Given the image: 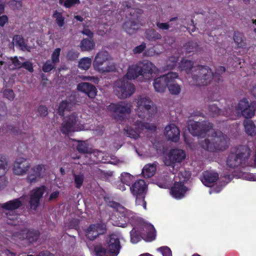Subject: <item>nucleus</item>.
I'll list each match as a JSON object with an SVG mask.
<instances>
[{
  "label": "nucleus",
  "mask_w": 256,
  "mask_h": 256,
  "mask_svg": "<svg viewBox=\"0 0 256 256\" xmlns=\"http://www.w3.org/2000/svg\"><path fill=\"white\" fill-rule=\"evenodd\" d=\"M198 118L190 120L188 124L190 132L194 136L208 138L200 142L201 146L210 152H215L226 150L229 146V139L220 131L212 128L211 124L206 122H199Z\"/></svg>",
  "instance_id": "1"
},
{
  "label": "nucleus",
  "mask_w": 256,
  "mask_h": 256,
  "mask_svg": "<svg viewBox=\"0 0 256 256\" xmlns=\"http://www.w3.org/2000/svg\"><path fill=\"white\" fill-rule=\"evenodd\" d=\"M180 68L182 70H184L190 75L188 81L192 85H207L214 76L212 70L208 67L202 66H194L192 61L186 58L180 62Z\"/></svg>",
  "instance_id": "2"
},
{
  "label": "nucleus",
  "mask_w": 256,
  "mask_h": 256,
  "mask_svg": "<svg viewBox=\"0 0 256 256\" xmlns=\"http://www.w3.org/2000/svg\"><path fill=\"white\" fill-rule=\"evenodd\" d=\"M158 71L152 62L144 60L130 66L126 76L130 79H134L142 76L146 80H148L154 77Z\"/></svg>",
  "instance_id": "3"
},
{
  "label": "nucleus",
  "mask_w": 256,
  "mask_h": 256,
  "mask_svg": "<svg viewBox=\"0 0 256 256\" xmlns=\"http://www.w3.org/2000/svg\"><path fill=\"white\" fill-rule=\"evenodd\" d=\"M136 116L141 119L150 120L157 112V108L153 102L147 96H140L136 100Z\"/></svg>",
  "instance_id": "4"
},
{
  "label": "nucleus",
  "mask_w": 256,
  "mask_h": 256,
  "mask_svg": "<svg viewBox=\"0 0 256 256\" xmlns=\"http://www.w3.org/2000/svg\"><path fill=\"white\" fill-rule=\"evenodd\" d=\"M93 66L95 70L100 73L112 72L116 70V64L112 61L108 52L106 51H102L96 54L93 62Z\"/></svg>",
  "instance_id": "5"
},
{
  "label": "nucleus",
  "mask_w": 256,
  "mask_h": 256,
  "mask_svg": "<svg viewBox=\"0 0 256 256\" xmlns=\"http://www.w3.org/2000/svg\"><path fill=\"white\" fill-rule=\"evenodd\" d=\"M250 154V150L246 146L234 148L228 157L226 164L231 168L238 166L244 162Z\"/></svg>",
  "instance_id": "6"
},
{
  "label": "nucleus",
  "mask_w": 256,
  "mask_h": 256,
  "mask_svg": "<svg viewBox=\"0 0 256 256\" xmlns=\"http://www.w3.org/2000/svg\"><path fill=\"white\" fill-rule=\"evenodd\" d=\"M84 126L80 124L78 115L76 112L65 116L60 126V130L65 134H69L72 132L86 130Z\"/></svg>",
  "instance_id": "7"
},
{
  "label": "nucleus",
  "mask_w": 256,
  "mask_h": 256,
  "mask_svg": "<svg viewBox=\"0 0 256 256\" xmlns=\"http://www.w3.org/2000/svg\"><path fill=\"white\" fill-rule=\"evenodd\" d=\"M130 124L125 128L124 130L126 135L130 138L137 139L140 137V134L144 130H155L156 127L154 125L150 124H144L138 120H130Z\"/></svg>",
  "instance_id": "8"
},
{
  "label": "nucleus",
  "mask_w": 256,
  "mask_h": 256,
  "mask_svg": "<svg viewBox=\"0 0 256 256\" xmlns=\"http://www.w3.org/2000/svg\"><path fill=\"white\" fill-rule=\"evenodd\" d=\"M126 79L130 80L126 74L116 82L114 86L115 94L120 98H126L131 96L134 92V86Z\"/></svg>",
  "instance_id": "9"
},
{
  "label": "nucleus",
  "mask_w": 256,
  "mask_h": 256,
  "mask_svg": "<svg viewBox=\"0 0 256 256\" xmlns=\"http://www.w3.org/2000/svg\"><path fill=\"white\" fill-rule=\"evenodd\" d=\"M116 208L118 217L112 223L114 226L124 228L128 224H133L136 218L134 213L118 204H116Z\"/></svg>",
  "instance_id": "10"
},
{
  "label": "nucleus",
  "mask_w": 256,
  "mask_h": 256,
  "mask_svg": "<svg viewBox=\"0 0 256 256\" xmlns=\"http://www.w3.org/2000/svg\"><path fill=\"white\" fill-rule=\"evenodd\" d=\"M132 108V106L130 103L120 102L117 104H110L108 107V110L115 119L121 121L124 119L125 114L131 112Z\"/></svg>",
  "instance_id": "11"
},
{
  "label": "nucleus",
  "mask_w": 256,
  "mask_h": 256,
  "mask_svg": "<svg viewBox=\"0 0 256 256\" xmlns=\"http://www.w3.org/2000/svg\"><path fill=\"white\" fill-rule=\"evenodd\" d=\"M38 238V234L32 230L25 228L21 232H15L12 236V240L15 242H22V244L27 245L36 241Z\"/></svg>",
  "instance_id": "12"
},
{
  "label": "nucleus",
  "mask_w": 256,
  "mask_h": 256,
  "mask_svg": "<svg viewBox=\"0 0 256 256\" xmlns=\"http://www.w3.org/2000/svg\"><path fill=\"white\" fill-rule=\"evenodd\" d=\"M106 230V225L104 224H91L85 230L86 236L90 240H94L99 235L104 234Z\"/></svg>",
  "instance_id": "13"
},
{
  "label": "nucleus",
  "mask_w": 256,
  "mask_h": 256,
  "mask_svg": "<svg viewBox=\"0 0 256 256\" xmlns=\"http://www.w3.org/2000/svg\"><path fill=\"white\" fill-rule=\"evenodd\" d=\"M186 158V154L182 150L174 149L170 151L168 157L164 162L166 166H170L175 162H180Z\"/></svg>",
  "instance_id": "14"
},
{
  "label": "nucleus",
  "mask_w": 256,
  "mask_h": 256,
  "mask_svg": "<svg viewBox=\"0 0 256 256\" xmlns=\"http://www.w3.org/2000/svg\"><path fill=\"white\" fill-rule=\"evenodd\" d=\"M30 167V162L24 158L16 160L13 167L14 173L18 176H24L26 174Z\"/></svg>",
  "instance_id": "15"
},
{
  "label": "nucleus",
  "mask_w": 256,
  "mask_h": 256,
  "mask_svg": "<svg viewBox=\"0 0 256 256\" xmlns=\"http://www.w3.org/2000/svg\"><path fill=\"white\" fill-rule=\"evenodd\" d=\"M168 78L167 81V86L170 92L172 94L178 95L181 91V86L176 82V80L178 79V74L174 72L168 73Z\"/></svg>",
  "instance_id": "16"
},
{
  "label": "nucleus",
  "mask_w": 256,
  "mask_h": 256,
  "mask_svg": "<svg viewBox=\"0 0 256 256\" xmlns=\"http://www.w3.org/2000/svg\"><path fill=\"white\" fill-rule=\"evenodd\" d=\"M46 170V166L44 164H38L34 166L28 176V180L30 182H36L45 175Z\"/></svg>",
  "instance_id": "17"
},
{
  "label": "nucleus",
  "mask_w": 256,
  "mask_h": 256,
  "mask_svg": "<svg viewBox=\"0 0 256 256\" xmlns=\"http://www.w3.org/2000/svg\"><path fill=\"white\" fill-rule=\"evenodd\" d=\"M120 248L118 236L114 234L110 235L108 240L106 246L110 256H117L119 253Z\"/></svg>",
  "instance_id": "18"
},
{
  "label": "nucleus",
  "mask_w": 256,
  "mask_h": 256,
  "mask_svg": "<svg viewBox=\"0 0 256 256\" xmlns=\"http://www.w3.org/2000/svg\"><path fill=\"white\" fill-rule=\"evenodd\" d=\"M46 187L42 186L32 190L30 202L32 208L35 209L38 206L40 200L46 192Z\"/></svg>",
  "instance_id": "19"
},
{
  "label": "nucleus",
  "mask_w": 256,
  "mask_h": 256,
  "mask_svg": "<svg viewBox=\"0 0 256 256\" xmlns=\"http://www.w3.org/2000/svg\"><path fill=\"white\" fill-rule=\"evenodd\" d=\"M164 134L168 140L172 142H176L180 139V130L174 124H168L165 127Z\"/></svg>",
  "instance_id": "20"
},
{
  "label": "nucleus",
  "mask_w": 256,
  "mask_h": 256,
  "mask_svg": "<svg viewBox=\"0 0 256 256\" xmlns=\"http://www.w3.org/2000/svg\"><path fill=\"white\" fill-rule=\"evenodd\" d=\"M142 231L140 233L143 238L147 242H151L155 239L156 230L152 225L148 223H144L142 225Z\"/></svg>",
  "instance_id": "21"
},
{
  "label": "nucleus",
  "mask_w": 256,
  "mask_h": 256,
  "mask_svg": "<svg viewBox=\"0 0 256 256\" xmlns=\"http://www.w3.org/2000/svg\"><path fill=\"white\" fill-rule=\"evenodd\" d=\"M136 10L134 9H130L128 12H130V14L132 16V20H127L124 24L123 28L126 32L129 34H132L136 32L137 30L139 28L138 24L137 22H135L134 20L135 19L136 16H134V12ZM136 19L138 18V16H136Z\"/></svg>",
  "instance_id": "22"
},
{
  "label": "nucleus",
  "mask_w": 256,
  "mask_h": 256,
  "mask_svg": "<svg viewBox=\"0 0 256 256\" xmlns=\"http://www.w3.org/2000/svg\"><path fill=\"white\" fill-rule=\"evenodd\" d=\"M187 188L184 184L180 182H176L170 190V194L175 198H182L187 191Z\"/></svg>",
  "instance_id": "23"
},
{
  "label": "nucleus",
  "mask_w": 256,
  "mask_h": 256,
  "mask_svg": "<svg viewBox=\"0 0 256 256\" xmlns=\"http://www.w3.org/2000/svg\"><path fill=\"white\" fill-rule=\"evenodd\" d=\"M201 181L207 186H211L218 178V174L214 171H206L203 173Z\"/></svg>",
  "instance_id": "24"
},
{
  "label": "nucleus",
  "mask_w": 256,
  "mask_h": 256,
  "mask_svg": "<svg viewBox=\"0 0 256 256\" xmlns=\"http://www.w3.org/2000/svg\"><path fill=\"white\" fill-rule=\"evenodd\" d=\"M168 74L154 79L153 86L156 91L158 92H164L167 86L168 78Z\"/></svg>",
  "instance_id": "25"
},
{
  "label": "nucleus",
  "mask_w": 256,
  "mask_h": 256,
  "mask_svg": "<svg viewBox=\"0 0 256 256\" xmlns=\"http://www.w3.org/2000/svg\"><path fill=\"white\" fill-rule=\"evenodd\" d=\"M130 190L134 196L145 194L146 191V185L144 180H139L132 184Z\"/></svg>",
  "instance_id": "26"
},
{
  "label": "nucleus",
  "mask_w": 256,
  "mask_h": 256,
  "mask_svg": "<svg viewBox=\"0 0 256 256\" xmlns=\"http://www.w3.org/2000/svg\"><path fill=\"white\" fill-rule=\"evenodd\" d=\"M77 88L78 90L84 92L90 98H94L96 94V88L89 83L82 82L79 84Z\"/></svg>",
  "instance_id": "27"
},
{
  "label": "nucleus",
  "mask_w": 256,
  "mask_h": 256,
  "mask_svg": "<svg viewBox=\"0 0 256 256\" xmlns=\"http://www.w3.org/2000/svg\"><path fill=\"white\" fill-rule=\"evenodd\" d=\"M22 204V202L19 199H15L8 201L2 204H0V208L4 210H9V212L14 211V210L18 208Z\"/></svg>",
  "instance_id": "28"
},
{
  "label": "nucleus",
  "mask_w": 256,
  "mask_h": 256,
  "mask_svg": "<svg viewBox=\"0 0 256 256\" xmlns=\"http://www.w3.org/2000/svg\"><path fill=\"white\" fill-rule=\"evenodd\" d=\"M244 126L245 132L248 135L254 136L256 134V126L252 120H244Z\"/></svg>",
  "instance_id": "29"
},
{
  "label": "nucleus",
  "mask_w": 256,
  "mask_h": 256,
  "mask_svg": "<svg viewBox=\"0 0 256 256\" xmlns=\"http://www.w3.org/2000/svg\"><path fill=\"white\" fill-rule=\"evenodd\" d=\"M73 104L70 100H63L58 105V112L60 115L63 116L64 112L70 110Z\"/></svg>",
  "instance_id": "30"
},
{
  "label": "nucleus",
  "mask_w": 256,
  "mask_h": 256,
  "mask_svg": "<svg viewBox=\"0 0 256 256\" xmlns=\"http://www.w3.org/2000/svg\"><path fill=\"white\" fill-rule=\"evenodd\" d=\"M156 170L155 164H147L144 166L142 170V174L145 178H150L154 175Z\"/></svg>",
  "instance_id": "31"
},
{
  "label": "nucleus",
  "mask_w": 256,
  "mask_h": 256,
  "mask_svg": "<svg viewBox=\"0 0 256 256\" xmlns=\"http://www.w3.org/2000/svg\"><path fill=\"white\" fill-rule=\"evenodd\" d=\"M250 104L246 99L240 100L236 106L235 112H234L236 113L234 114L235 116H239Z\"/></svg>",
  "instance_id": "32"
},
{
  "label": "nucleus",
  "mask_w": 256,
  "mask_h": 256,
  "mask_svg": "<svg viewBox=\"0 0 256 256\" xmlns=\"http://www.w3.org/2000/svg\"><path fill=\"white\" fill-rule=\"evenodd\" d=\"M256 108V104L250 103L240 114L246 118H251L254 116Z\"/></svg>",
  "instance_id": "33"
},
{
  "label": "nucleus",
  "mask_w": 256,
  "mask_h": 256,
  "mask_svg": "<svg viewBox=\"0 0 256 256\" xmlns=\"http://www.w3.org/2000/svg\"><path fill=\"white\" fill-rule=\"evenodd\" d=\"M94 44L90 38L84 39L80 44V48L83 51H90L94 48Z\"/></svg>",
  "instance_id": "34"
},
{
  "label": "nucleus",
  "mask_w": 256,
  "mask_h": 256,
  "mask_svg": "<svg viewBox=\"0 0 256 256\" xmlns=\"http://www.w3.org/2000/svg\"><path fill=\"white\" fill-rule=\"evenodd\" d=\"M13 43L16 45L18 46L22 50H28L30 51L26 44L23 38L18 35L15 36L13 38Z\"/></svg>",
  "instance_id": "35"
},
{
  "label": "nucleus",
  "mask_w": 256,
  "mask_h": 256,
  "mask_svg": "<svg viewBox=\"0 0 256 256\" xmlns=\"http://www.w3.org/2000/svg\"><path fill=\"white\" fill-rule=\"evenodd\" d=\"M8 170V163L4 156L0 155V177L4 176Z\"/></svg>",
  "instance_id": "36"
},
{
  "label": "nucleus",
  "mask_w": 256,
  "mask_h": 256,
  "mask_svg": "<svg viewBox=\"0 0 256 256\" xmlns=\"http://www.w3.org/2000/svg\"><path fill=\"white\" fill-rule=\"evenodd\" d=\"M190 176V172L188 170H186L183 168H182L180 170L178 176V177L180 180V182H182V184L184 182L188 180Z\"/></svg>",
  "instance_id": "37"
},
{
  "label": "nucleus",
  "mask_w": 256,
  "mask_h": 256,
  "mask_svg": "<svg viewBox=\"0 0 256 256\" xmlns=\"http://www.w3.org/2000/svg\"><path fill=\"white\" fill-rule=\"evenodd\" d=\"M92 64V60L88 58H82L78 63V68L82 70H87L90 66Z\"/></svg>",
  "instance_id": "38"
},
{
  "label": "nucleus",
  "mask_w": 256,
  "mask_h": 256,
  "mask_svg": "<svg viewBox=\"0 0 256 256\" xmlns=\"http://www.w3.org/2000/svg\"><path fill=\"white\" fill-rule=\"evenodd\" d=\"M53 17L56 19V22L60 28H62L64 25V18L62 16V13L56 11Z\"/></svg>",
  "instance_id": "39"
},
{
  "label": "nucleus",
  "mask_w": 256,
  "mask_h": 256,
  "mask_svg": "<svg viewBox=\"0 0 256 256\" xmlns=\"http://www.w3.org/2000/svg\"><path fill=\"white\" fill-rule=\"evenodd\" d=\"M94 251L97 256H112L106 248H104L100 246H96L94 248Z\"/></svg>",
  "instance_id": "40"
},
{
  "label": "nucleus",
  "mask_w": 256,
  "mask_h": 256,
  "mask_svg": "<svg viewBox=\"0 0 256 256\" xmlns=\"http://www.w3.org/2000/svg\"><path fill=\"white\" fill-rule=\"evenodd\" d=\"M146 36L149 40H160L162 38L161 34L154 30H148L146 32Z\"/></svg>",
  "instance_id": "41"
},
{
  "label": "nucleus",
  "mask_w": 256,
  "mask_h": 256,
  "mask_svg": "<svg viewBox=\"0 0 256 256\" xmlns=\"http://www.w3.org/2000/svg\"><path fill=\"white\" fill-rule=\"evenodd\" d=\"M133 176L128 173H122L120 176V181L126 185L130 186V184L133 180Z\"/></svg>",
  "instance_id": "42"
},
{
  "label": "nucleus",
  "mask_w": 256,
  "mask_h": 256,
  "mask_svg": "<svg viewBox=\"0 0 256 256\" xmlns=\"http://www.w3.org/2000/svg\"><path fill=\"white\" fill-rule=\"evenodd\" d=\"M56 64L50 60H47L42 66V70L45 72H48L56 68Z\"/></svg>",
  "instance_id": "43"
},
{
  "label": "nucleus",
  "mask_w": 256,
  "mask_h": 256,
  "mask_svg": "<svg viewBox=\"0 0 256 256\" xmlns=\"http://www.w3.org/2000/svg\"><path fill=\"white\" fill-rule=\"evenodd\" d=\"M60 48H56L53 52L51 56V61L56 64L60 62Z\"/></svg>",
  "instance_id": "44"
},
{
  "label": "nucleus",
  "mask_w": 256,
  "mask_h": 256,
  "mask_svg": "<svg viewBox=\"0 0 256 256\" xmlns=\"http://www.w3.org/2000/svg\"><path fill=\"white\" fill-rule=\"evenodd\" d=\"M144 194H142L140 195L134 196L136 197V204L138 206H142L146 210V201L144 200Z\"/></svg>",
  "instance_id": "45"
},
{
  "label": "nucleus",
  "mask_w": 256,
  "mask_h": 256,
  "mask_svg": "<svg viewBox=\"0 0 256 256\" xmlns=\"http://www.w3.org/2000/svg\"><path fill=\"white\" fill-rule=\"evenodd\" d=\"M77 150L79 152L82 153H88L89 152L87 144L84 142H78Z\"/></svg>",
  "instance_id": "46"
},
{
  "label": "nucleus",
  "mask_w": 256,
  "mask_h": 256,
  "mask_svg": "<svg viewBox=\"0 0 256 256\" xmlns=\"http://www.w3.org/2000/svg\"><path fill=\"white\" fill-rule=\"evenodd\" d=\"M208 111L210 114L214 116L220 114V110L215 104H210L208 106Z\"/></svg>",
  "instance_id": "47"
},
{
  "label": "nucleus",
  "mask_w": 256,
  "mask_h": 256,
  "mask_svg": "<svg viewBox=\"0 0 256 256\" xmlns=\"http://www.w3.org/2000/svg\"><path fill=\"white\" fill-rule=\"evenodd\" d=\"M74 182L77 188H79L82 186L84 176L82 174H74Z\"/></svg>",
  "instance_id": "48"
},
{
  "label": "nucleus",
  "mask_w": 256,
  "mask_h": 256,
  "mask_svg": "<svg viewBox=\"0 0 256 256\" xmlns=\"http://www.w3.org/2000/svg\"><path fill=\"white\" fill-rule=\"evenodd\" d=\"M140 240V236L136 234V230L135 228H133L130 231V240L133 244H136Z\"/></svg>",
  "instance_id": "49"
},
{
  "label": "nucleus",
  "mask_w": 256,
  "mask_h": 256,
  "mask_svg": "<svg viewBox=\"0 0 256 256\" xmlns=\"http://www.w3.org/2000/svg\"><path fill=\"white\" fill-rule=\"evenodd\" d=\"M158 250L160 252L163 256H172V251L168 246L158 248Z\"/></svg>",
  "instance_id": "50"
},
{
  "label": "nucleus",
  "mask_w": 256,
  "mask_h": 256,
  "mask_svg": "<svg viewBox=\"0 0 256 256\" xmlns=\"http://www.w3.org/2000/svg\"><path fill=\"white\" fill-rule=\"evenodd\" d=\"M80 4V0H66L62 6L66 8H70L76 4Z\"/></svg>",
  "instance_id": "51"
},
{
  "label": "nucleus",
  "mask_w": 256,
  "mask_h": 256,
  "mask_svg": "<svg viewBox=\"0 0 256 256\" xmlns=\"http://www.w3.org/2000/svg\"><path fill=\"white\" fill-rule=\"evenodd\" d=\"M196 46L197 45L196 43L190 42L187 44L185 47L186 52L188 53H190L191 52H194L196 50Z\"/></svg>",
  "instance_id": "52"
},
{
  "label": "nucleus",
  "mask_w": 256,
  "mask_h": 256,
  "mask_svg": "<svg viewBox=\"0 0 256 256\" xmlns=\"http://www.w3.org/2000/svg\"><path fill=\"white\" fill-rule=\"evenodd\" d=\"M242 178L247 180L256 181V174L250 173H245L242 174Z\"/></svg>",
  "instance_id": "53"
},
{
  "label": "nucleus",
  "mask_w": 256,
  "mask_h": 256,
  "mask_svg": "<svg viewBox=\"0 0 256 256\" xmlns=\"http://www.w3.org/2000/svg\"><path fill=\"white\" fill-rule=\"evenodd\" d=\"M234 39L235 42L237 44L238 46L242 47L244 46L243 40L240 34H235L234 35Z\"/></svg>",
  "instance_id": "54"
},
{
  "label": "nucleus",
  "mask_w": 256,
  "mask_h": 256,
  "mask_svg": "<svg viewBox=\"0 0 256 256\" xmlns=\"http://www.w3.org/2000/svg\"><path fill=\"white\" fill-rule=\"evenodd\" d=\"M178 60V56L170 58L168 60V66L169 68H172Z\"/></svg>",
  "instance_id": "55"
},
{
  "label": "nucleus",
  "mask_w": 256,
  "mask_h": 256,
  "mask_svg": "<svg viewBox=\"0 0 256 256\" xmlns=\"http://www.w3.org/2000/svg\"><path fill=\"white\" fill-rule=\"evenodd\" d=\"M7 218L14 220L18 219V216L14 211L8 212L6 213Z\"/></svg>",
  "instance_id": "56"
},
{
  "label": "nucleus",
  "mask_w": 256,
  "mask_h": 256,
  "mask_svg": "<svg viewBox=\"0 0 256 256\" xmlns=\"http://www.w3.org/2000/svg\"><path fill=\"white\" fill-rule=\"evenodd\" d=\"M156 25L158 28L162 30H168L170 27L169 22L164 23L158 22L156 23Z\"/></svg>",
  "instance_id": "57"
},
{
  "label": "nucleus",
  "mask_w": 256,
  "mask_h": 256,
  "mask_svg": "<svg viewBox=\"0 0 256 256\" xmlns=\"http://www.w3.org/2000/svg\"><path fill=\"white\" fill-rule=\"evenodd\" d=\"M4 94L5 97L10 100H13L14 97L13 91L10 90H5L4 92Z\"/></svg>",
  "instance_id": "58"
},
{
  "label": "nucleus",
  "mask_w": 256,
  "mask_h": 256,
  "mask_svg": "<svg viewBox=\"0 0 256 256\" xmlns=\"http://www.w3.org/2000/svg\"><path fill=\"white\" fill-rule=\"evenodd\" d=\"M146 48V44H142L136 47L133 50V52L135 54L141 53Z\"/></svg>",
  "instance_id": "59"
},
{
  "label": "nucleus",
  "mask_w": 256,
  "mask_h": 256,
  "mask_svg": "<svg viewBox=\"0 0 256 256\" xmlns=\"http://www.w3.org/2000/svg\"><path fill=\"white\" fill-rule=\"evenodd\" d=\"M38 114L40 116H46L48 114L46 108L44 106H40L38 108Z\"/></svg>",
  "instance_id": "60"
},
{
  "label": "nucleus",
  "mask_w": 256,
  "mask_h": 256,
  "mask_svg": "<svg viewBox=\"0 0 256 256\" xmlns=\"http://www.w3.org/2000/svg\"><path fill=\"white\" fill-rule=\"evenodd\" d=\"M59 194H60V192L58 190L54 191L50 194L48 200L49 201L54 200L57 198H58Z\"/></svg>",
  "instance_id": "61"
},
{
  "label": "nucleus",
  "mask_w": 256,
  "mask_h": 256,
  "mask_svg": "<svg viewBox=\"0 0 256 256\" xmlns=\"http://www.w3.org/2000/svg\"><path fill=\"white\" fill-rule=\"evenodd\" d=\"M22 66H24L26 69L28 70L30 72H32L33 71L32 64L30 62H24Z\"/></svg>",
  "instance_id": "62"
},
{
  "label": "nucleus",
  "mask_w": 256,
  "mask_h": 256,
  "mask_svg": "<svg viewBox=\"0 0 256 256\" xmlns=\"http://www.w3.org/2000/svg\"><path fill=\"white\" fill-rule=\"evenodd\" d=\"M3 256H16V254L14 252L10 250H4L2 252Z\"/></svg>",
  "instance_id": "63"
},
{
  "label": "nucleus",
  "mask_w": 256,
  "mask_h": 256,
  "mask_svg": "<svg viewBox=\"0 0 256 256\" xmlns=\"http://www.w3.org/2000/svg\"><path fill=\"white\" fill-rule=\"evenodd\" d=\"M8 18L6 15H3L0 16V26H4V25L8 22Z\"/></svg>",
  "instance_id": "64"
}]
</instances>
